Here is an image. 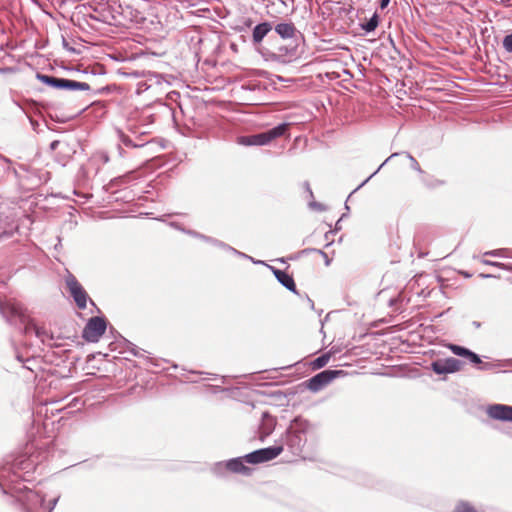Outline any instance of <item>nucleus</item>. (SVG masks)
<instances>
[{
  "instance_id": "nucleus-1",
  "label": "nucleus",
  "mask_w": 512,
  "mask_h": 512,
  "mask_svg": "<svg viewBox=\"0 0 512 512\" xmlns=\"http://www.w3.org/2000/svg\"><path fill=\"white\" fill-rule=\"evenodd\" d=\"M39 457L33 454L18 453L5 457L0 464V488L4 494H10L20 503L24 512H52L58 498L45 506V498L38 492L20 485V482L33 481L39 464Z\"/></svg>"
},
{
  "instance_id": "nucleus-2",
  "label": "nucleus",
  "mask_w": 512,
  "mask_h": 512,
  "mask_svg": "<svg viewBox=\"0 0 512 512\" xmlns=\"http://www.w3.org/2000/svg\"><path fill=\"white\" fill-rule=\"evenodd\" d=\"M0 312L7 322L17 327L22 334L27 335L34 332L43 344L53 339V336L49 335L44 328L37 326L20 306L0 302Z\"/></svg>"
},
{
  "instance_id": "nucleus-3",
  "label": "nucleus",
  "mask_w": 512,
  "mask_h": 512,
  "mask_svg": "<svg viewBox=\"0 0 512 512\" xmlns=\"http://www.w3.org/2000/svg\"><path fill=\"white\" fill-rule=\"evenodd\" d=\"M35 77L38 81L53 89L70 92L83 91L86 92L90 98L110 92V89L107 86L98 89H92L91 86L86 82L55 77L41 72H37Z\"/></svg>"
},
{
  "instance_id": "nucleus-4",
  "label": "nucleus",
  "mask_w": 512,
  "mask_h": 512,
  "mask_svg": "<svg viewBox=\"0 0 512 512\" xmlns=\"http://www.w3.org/2000/svg\"><path fill=\"white\" fill-rule=\"evenodd\" d=\"M310 429V422L301 416H297L291 421L286 429L285 444L292 454L299 455L302 452Z\"/></svg>"
},
{
  "instance_id": "nucleus-5",
  "label": "nucleus",
  "mask_w": 512,
  "mask_h": 512,
  "mask_svg": "<svg viewBox=\"0 0 512 512\" xmlns=\"http://www.w3.org/2000/svg\"><path fill=\"white\" fill-rule=\"evenodd\" d=\"M290 123L282 122L271 129L260 133L247 136H240L238 143L244 146H263L269 144L274 139L286 135L289 131Z\"/></svg>"
},
{
  "instance_id": "nucleus-6",
  "label": "nucleus",
  "mask_w": 512,
  "mask_h": 512,
  "mask_svg": "<svg viewBox=\"0 0 512 512\" xmlns=\"http://www.w3.org/2000/svg\"><path fill=\"white\" fill-rule=\"evenodd\" d=\"M107 319L104 316H92L82 330V338L88 343H96L107 330Z\"/></svg>"
},
{
  "instance_id": "nucleus-7",
  "label": "nucleus",
  "mask_w": 512,
  "mask_h": 512,
  "mask_svg": "<svg viewBox=\"0 0 512 512\" xmlns=\"http://www.w3.org/2000/svg\"><path fill=\"white\" fill-rule=\"evenodd\" d=\"M297 47V41H292L287 45L277 46L275 50L266 49L262 55L266 60L287 64L297 57Z\"/></svg>"
},
{
  "instance_id": "nucleus-8",
  "label": "nucleus",
  "mask_w": 512,
  "mask_h": 512,
  "mask_svg": "<svg viewBox=\"0 0 512 512\" xmlns=\"http://www.w3.org/2000/svg\"><path fill=\"white\" fill-rule=\"evenodd\" d=\"M345 375H347V372L344 370L326 369L312 376L302 385H304L307 389H309L312 392H318L337 377Z\"/></svg>"
},
{
  "instance_id": "nucleus-9",
  "label": "nucleus",
  "mask_w": 512,
  "mask_h": 512,
  "mask_svg": "<svg viewBox=\"0 0 512 512\" xmlns=\"http://www.w3.org/2000/svg\"><path fill=\"white\" fill-rule=\"evenodd\" d=\"M283 445H273L261 449L254 450L244 455L246 463L261 464L271 461L278 457L283 452Z\"/></svg>"
},
{
  "instance_id": "nucleus-10",
  "label": "nucleus",
  "mask_w": 512,
  "mask_h": 512,
  "mask_svg": "<svg viewBox=\"0 0 512 512\" xmlns=\"http://www.w3.org/2000/svg\"><path fill=\"white\" fill-rule=\"evenodd\" d=\"M66 286L68 288V291L73 298L76 306L83 310L87 306V301L89 299V296L86 292V290L83 288V286L80 284V282L76 279L74 275L71 273L68 274V276L65 279Z\"/></svg>"
},
{
  "instance_id": "nucleus-11",
  "label": "nucleus",
  "mask_w": 512,
  "mask_h": 512,
  "mask_svg": "<svg viewBox=\"0 0 512 512\" xmlns=\"http://www.w3.org/2000/svg\"><path fill=\"white\" fill-rule=\"evenodd\" d=\"M464 362L454 357L437 359L431 362L430 369L438 375L452 374L461 370Z\"/></svg>"
},
{
  "instance_id": "nucleus-12",
  "label": "nucleus",
  "mask_w": 512,
  "mask_h": 512,
  "mask_svg": "<svg viewBox=\"0 0 512 512\" xmlns=\"http://www.w3.org/2000/svg\"><path fill=\"white\" fill-rule=\"evenodd\" d=\"M487 415L497 421L512 423V406L507 404H490L486 409Z\"/></svg>"
},
{
  "instance_id": "nucleus-13",
  "label": "nucleus",
  "mask_w": 512,
  "mask_h": 512,
  "mask_svg": "<svg viewBox=\"0 0 512 512\" xmlns=\"http://www.w3.org/2000/svg\"><path fill=\"white\" fill-rule=\"evenodd\" d=\"M276 424L277 419L274 416L269 412H263L257 431L259 440L263 442L268 436H270L274 431Z\"/></svg>"
},
{
  "instance_id": "nucleus-14",
  "label": "nucleus",
  "mask_w": 512,
  "mask_h": 512,
  "mask_svg": "<svg viewBox=\"0 0 512 512\" xmlns=\"http://www.w3.org/2000/svg\"><path fill=\"white\" fill-rule=\"evenodd\" d=\"M187 234L192 236V237H195V238H198V239H201L213 246H216L218 248H221L223 250H226V251H230L232 253H234L235 255H238L240 257H247L245 255V253L243 252H240L238 250H236L235 248L231 247L230 245L224 243L223 241H220L216 238H213V237H210V236H206L204 234H201L195 230H187Z\"/></svg>"
},
{
  "instance_id": "nucleus-15",
  "label": "nucleus",
  "mask_w": 512,
  "mask_h": 512,
  "mask_svg": "<svg viewBox=\"0 0 512 512\" xmlns=\"http://www.w3.org/2000/svg\"><path fill=\"white\" fill-rule=\"evenodd\" d=\"M267 267L271 270L277 281L283 287H285L287 290L294 294H299L292 275L288 274L285 270H280L271 265H267Z\"/></svg>"
},
{
  "instance_id": "nucleus-16",
  "label": "nucleus",
  "mask_w": 512,
  "mask_h": 512,
  "mask_svg": "<svg viewBox=\"0 0 512 512\" xmlns=\"http://www.w3.org/2000/svg\"><path fill=\"white\" fill-rule=\"evenodd\" d=\"M275 32L284 40L297 41L301 37V33L296 29L292 22H280L274 27Z\"/></svg>"
},
{
  "instance_id": "nucleus-17",
  "label": "nucleus",
  "mask_w": 512,
  "mask_h": 512,
  "mask_svg": "<svg viewBox=\"0 0 512 512\" xmlns=\"http://www.w3.org/2000/svg\"><path fill=\"white\" fill-rule=\"evenodd\" d=\"M448 348L454 355L463 357V358L467 359L472 364L481 363L480 356L467 347L457 345V344H449Z\"/></svg>"
},
{
  "instance_id": "nucleus-18",
  "label": "nucleus",
  "mask_w": 512,
  "mask_h": 512,
  "mask_svg": "<svg viewBox=\"0 0 512 512\" xmlns=\"http://www.w3.org/2000/svg\"><path fill=\"white\" fill-rule=\"evenodd\" d=\"M245 463L244 456L231 458L227 460L228 471L248 476L251 474L252 469L246 466Z\"/></svg>"
},
{
  "instance_id": "nucleus-19",
  "label": "nucleus",
  "mask_w": 512,
  "mask_h": 512,
  "mask_svg": "<svg viewBox=\"0 0 512 512\" xmlns=\"http://www.w3.org/2000/svg\"><path fill=\"white\" fill-rule=\"evenodd\" d=\"M273 25L269 21L258 23L252 30L253 44H260L263 39L272 31Z\"/></svg>"
},
{
  "instance_id": "nucleus-20",
  "label": "nucleus",
  "mask_w": 512,
  "mask_h": 512,
  "mask_svg": "<svg viewBox=\"0 0 512 512\" xmlns=\"http://www.w3.org/2000/svg\"><path fill=\"white\" fill-rule=\"evenodd\" d=\"M89 8L94 12L88 15L90 19L98 22L109 23L110 12L106 9V4L93 5L89 3Z\"/></svg>"
},
{
  "instance_id": "nucleus-21",
  "label": "nucleus",
  "mask_w": 512,
  "mask_h": 512,
  "mask_svg": "<svg viewBox=\"0 0 512 512\" xmlns=\"http://www.w3.org/2000/svg\"><path fill=\"white\" fill-rule=\"evenodd\" d=\"M135 178H136L135 177V172L134 171H130V172L124 174V175L117 176V177L111 179L109 181V183L105 186V188H106L107 191H109L110 189H112L114 187H120L122 185L128 184L129 182H131Z\"/></svg>"
},
{
  "instance_id": "nucleus-22",
  "label": "nucleus",
  "mask_w": 512,
  "mask_h": 512,
  "mask_svg": "<svg viewBox=\"0 0 512 512\" xmlns=\"http://www.w3.org/2000/svg\"><path fill=\"white\" fill-rule=\"evenodd\" d=\"M117 135H118V139L121 142V144H123L124 146L129 147V148L143 147L145 144L148 143V142H136L134 140V136L128 135L121 130H117Z\"/></svg>"
},
{
  "instance_id": "nucleus-23",
  "label": "nucleus",
  "mask_w": 512,
  "mask_h": 512,
  "mask_svg": "<svg viewBox=\"0 0 512 512\" xmlns=\"http://www.w3.org/2000/svg\"><path fill=\"white\" fill-rule=\"evenodd\" d=\"M120 337V346L123 347L126 351H129L133 356L135 357H143L144 353L146 352L143 349L138 348L135 344L127 340L122 335H119Z\"/></svg>"
},
{
  "instance_id": "nucleus-24",
  "label": "nucleus",
  "mask_w": 512,
  "mask_h": 512,
  "mask_svg": "<svg viewBox=\"0 0 512 512\" xmlns=\"http://www.w3.org/2000/svg\"><path fill=\"white\" fill-rule=\"evenodd\" d=\"M379 25V15L375 12L369 19L360 24L362 30L366 33L373 32Z\"/></svg>"
},
{
  "instance_id": "nucleus-25",
  "label": "nucleus",
  "mask_w": 512,
  "mask_h": 512,
  "mask_svg": "<svg viewBox=\"0 0 512 512\" xmlns=\"http://www.w3.org/2000/svg\"><path fill=\"white\" fill-rule=\"evenodd\" d=\"M330 357V352L323 353L310 362V367L312 368V370H319L329 362Z\"/></svg>"
},
{
  "instance_id": "nucleus-26",
  "label": "nucleus",
  "mask_w": 512,
  "mask_h": 512,
  "mask_svg": "<svg viewBox=\"0 0 512 512\" xmlns=\"http://www.w3.org/2000/svg\"><path fill=\"white\" fill-rule=\"evenodd\" d=\"M421 181L427 188H430V189H433V188H436V187H439V186H442L445 184V181L436 179L434 176H429V175H425V174L423 175Z\"/></svg>"
},
{
  "instance_id": "nucleus-27",
  "label": "nucleus",
  "mask_w": 512,
  "mask_h": 512,
  "mask_svg": "<svg viewBox=\"0 0 512 512\" xmlns=\"http://www.w3.org/2000/svg\"><path fill=\"white\" fill-rule=\"evenodd\" d=\"M211 471L218 477L225 476L226 472L228 471L227 460L214 463Z\"/></svg>"
},
{
  "instance_id": "nucleus-28",
  "label": "nucleus",
  "mask_w": 512,
  "mask_h": 512,
  "mask_svg": "<svg viewBox=\"0 0 512 512\" xmlns=\"http://www.w3.org/2000/svg\"><path fill=\"white\" fill-rule=\"evenodd\" d=\"M71 149L68 144H64V148L56 155V161L65 166L70 158Z\"/></svg>"
},
{
  "instance_id": "nucleus-29",
  "label": "nucleus",
  "mask_w": 512,
  "mask_h": 512,
  "mask_svg": "<svg viewBox=\"0 0 512 512\" xmlns=\"http://www.w3.org/2000/svg\"><path fill=\"white\" fill-rule=\"evenodd\" d=\"M401 153H392L378 168L375 172H373L368 178H366L356 189L353 190L352 193L356 192L357 190H359L361 187H363L373 176H375L379 171L380 169L389 161L391 160L392 158L394 157H397L399 156Z\"/></svg>"
},
{
  "instance_id": "nucleus-30",
  "label": "nucleus",
  "mask_w": 512,
  "mask_h": 512,
  "mask_svg": "<svg viewBox=\"0 0 512 512\" xmlns=\"http://www.w3.org/2000/svg\"><path fill=\"white\" fill-rule=\"evenodd\" d=\"M453 512H477V510L467 501H459Z\"/></svg>"
},
{
  "instance_id": "nucleus-31",
  "label": "nucleus",
  "mask_w": 512,
  "mask_h": 512,
  "mask_svg": "<svg viewBox=\"0 0 512 512\" xmlns=\"http://www.w3.org/2000/svg\"><path fill=\"white\" fill-rule=\"evenodd\" d=\"M481 262L483 264H485V265L497 267V268H500L502 270H506V271L512 272V263L505 264V263H502V262L491 261V260H487V259H482Z\"/></svg>"
},
{
  "instance_id": "nucleus-32",
  "label": "nucleus",
  "mask_w": 512,
  "mask_h": 512,
  "mask_svg": "<svg viewBox=\"0 0 512 512\" xmlns=\"http://www.w3.org/2000/svg\"><path fill=\"white\" fill-rule=\"evenodd\" d=\"M403 154L409 159L410 166L413 170H415L421 175L425 174L422 168L420 167L418 161L409 152H403Z\"/></svg>"
},
{
  "instance_id": "nucleus-33",
  "label": "nucleus",
  "mask_w": 512,
  "mask_h": 512,
  "mask_svg": "<svg viewBox=\"0 0 512 512\" xmlns=\"http://www.w3.org/2000/svg\"><path fill=\"white\" fill-rule=\"evenodd\" d=\"M475 365L477 366V368L479 370H484V371L493 370V369H495L497 367L503 366L500 363L483 362L482 360H481V363H478V364H475Z\"/></svg>"
},
{
  "instance_id": "nucleus-34",
  "label": "nucleus",
  "mask_w": 512,
  "mask_h": 512,
  "mask_svg": "<svg viewBox=\"0 0 512 512\" xmlns=\"http://www.w3.org/2000/svg\"><path fill=\"white\" fill-rule=\"evenodd\" d=\"M508 250L505 248L494 249L490 251H486L484 256H492V257H507Z\"/></svg>"
},
{
  "instance_id": "nucleus-35",
  "label": "nucleus",
  "mask_w": 512,
  "mask_h": 512,
  "mask_svg": "<svg viewBox=\"0 0 512 512\" xmlns=\"http://www.w3.org/2000/svg\"><path fill=\"white\" fill-rule=\"evenodd\" d=\"M502 46L506 52L512 53V32L504 36Z\"/></svg>"
},
{
  "instance_id": "nucleus-36",
  "label": "nucleus",
  "mask_w": 512,
  "mask_h": 512,
  "mask_svg": "<svg viewBox=\"0 0 512 512\" xmlns=\"http://www.w3.org/2000/svg\"><path fill=\"white\" fill-rule=\"evenodd\" d=\"M309 207L311 209H314V210H317V211H320V212H323V211H326V206L320 202H316V201H311L309 202Z\"/></svg>"
},
{
  "instance_id": "nucleus-37",
  "label": "nucleus",
  "mask_w": 512,
  "mask_h": 512,
  "mask_svg": "<svg viewBox=\"0 0 512 512\" xmlns=\"http://www.w3.org/2000/svg\"><path fill=\"white\" fill-rule=\"evenodd\" d=\"M62 46L64 49L68 50L71 53H74L77 55L80 54V50H77L76 48L70 46L65 37H62Z\"/></svg>"
},
{
  "instance_id": "nucleus-38",
  "label": "nucleus",
  "mask_w": 512,
  "mask_h": 512,
  "mask_svg": "<svg viewBox=\"0 0 512 512\" xmlns=\"http://www.w3.org/2000/svg\"><path fill=\"white\" fill-rule=\"evenodd\" d=\"M64 144H65V143H62V142H61V141H59V140H54V141H52V142L50 143L49 148H50V150H51V151H55L59 146H62V149H63V148H64Z\"/></svg>"
},
{
  "instance_id": "nucleus-39",
  "label": "nucleus",
  "mask_w": 512,
  "mask_h": 512,
  "mask_svg": "<svg viewBox=\"0 0 512 512\" xmlns=\"http://www.w3.org/2000/svg\"><path fill=\"white\" fill-rule=\"evenodd\" d=\"M169 225H170L171 227H173V228H175V229H177V230H180V231H182V232H184V233H186V234H187V230H188V229L184 228V227L182 226V224H181V223H179V222H170V224H169Z\"/></svg>"
},
{
  "instance_id": "nucleus-40",
  "label": "nucleus",
  "mask_w": 512,
  "mask_h": 512,
  "mask_svg": "<svg viewBox=\"0 0 512 512\" xmlns=\"http://www.w3.org/2000/svg\"><path fill=\"white\" fill-rule=\"evenodd\" d=\"M318 251H319V249H316V248H305L299 252H300L301 256H304V255H309L311 253H318Z\"/></svg>"
},
{
  "instance_id": "nucleus-41",
  "label": "nucleus",
  "mask_w": 512,
  "mask_h": 512,
  "mask_svg": "<svg viewBox=\"0 0 512 512\" xmlns=\"http://www.w3.org/2000/svg\"><path fill=\"white\" fill-rule=\"evenodd\" d=\"M334 235V231L333 230H329L325 233L324 237H325V240L328 241V243L326 244V247H328L329 245L332 244L333 240L331 239V236Z\"/></svg>"
},
{
  "instance_id": "nucleus-42",
  "label": "nucleus",
  "mask_w": 512,
  "mask_h": 512,
  "mask_svg": "<svg viewBox=\"0 0 512 512\" xmlns=\"http://www.w3.org/2000/svg\"><path fill=\"white\" fill-rule=\"evenodd\" d=\"M318 254H320L324 258L326 266L330 265L331 260L329 259L328 255L324 251L319 249Z\"/></svg>"
},
{
  "instance_id": "nucleus-43",
  "label": "nucleus",
  "mask_w": 512,
  "mask_h": 512,
  "mask_svg": "<svg viewBox=\"0 0 512 512\" xmlns=\"http://www.w3.org/2000/svg\"><path fill=\"white\" fill-rule=\"evenodd\" d=\"M245 255L247 256V257H245L246 259L251 260V261H252L254 264H256V265H265V266H267V265H268V264H266V263H265L264 261H262V260H255V259H254V258H252L251 256H249V255H247V254H245Z\"/></svg>"
},
{
  "instance_id": "nucleus-44",
  "label": "nucleus",
  "mask_w": 512,
  "mask_h": 512,
  "mask_svg": "<svg viewBox=\"0 0 512 512\" xmlns=\"http://www.w3.org/2000/svg\"><path fill=\"white\" fill-rule=\"evenodd\" d=\"M391 0H379V7L380 9L384 10L388 7Z\"/></svg>"
},
{
  "instance_id": "nucleus-45",
  "label": "nucleus",
  "mask_w": 512,
  "mask_h": 512,
  "mask_svg": "<svg viewBox=\"0 0 512 512\" xmlns=\"http://www.w3.org/2000/svg\"><path fill=\"white\" fill-rule=\"evenodd\" d=\"M110 333L115 337L116 341L120 344V334L112 326L110 327Z\"/></svg>"
},
{
  "instance_id": "nucleus-46",
  "label": "nucleus",
  "mask_w": 512,
  "mask_h": 512,
  "mask_svg": "<svg viewBox=\"0 0 512 512\" xmlns=\"http://www.w3.org/2000/svg\"><path fill=\"white\" fill-rule=\"evenodd\" d=\"M29 122H30V124H31V126H32V128H33V130H34V131H37V128H38V126H39L38 121H36L35 119H33V118L29 117Z\"/></svg>"
},
{
  "instance_id": "nucleus-47",
  "label": "nucleus",
  "mask_w": 512,
  "mask_h": 512,
  "mask_svg": "<svg viewBox=\"0 0 512 512\" xmlns=\"http://www.w3.org/2000/svg\"><path fill=\"white\" fill-rule=\"evenodd\" d=\"M100 159L103 163H108L109 162V156L106 152H102L100 154Z\"/></svg>"
},
{
  "instance_id": "nucleus-48",
  "label": "nucleus",
  "mask_w": 512,
  "mask_h": 512,
  "mask_svg": "<svg viewBox=\"0 0 512 512\" xmlns=\"http://www.w3.org/2000/svg\"><path fill=\"white\" fill-rule=\"evenodd\" d=\"M133 135H134V140L136 142H145L144 140H142L140 137L142 135H144L145 133L144 132H141L139 135H136V132L135 131H132Z\"/></svg>"
},
{
  "instance_id": "nucleus-49",
  "label": "nucleus",
  "mask_w": 512,
  "mask_h": 512,
  "mask_svg": "<svg viewBox=\"0 0 512 512\" xmlns=\"http://www.w3.org/2000/svg\"><path fill=\"white\" fill-rule=\"evenodd\" d=\"M479 277H481L482 279H489V278H495L496 276L493 274L481 273V274H479Z\"/></svg>"
},
{
  "instance_id": "nucleus-50",
  "label": "nucleus",
  "mask_w": 512,
  "mask_h": 512,
  "mask_svg": "<svg viewBox=\"0 0 512 512\" xmlns=\"http://www.w3.org/2000/svg\"><path fill=\"white\" fill-rule=\"evenodd\" d=\"M300 257H301L300 252H297V253H294V254L289 255V256H288V259H289V260H297V259H299Z\"/></svg>"
},
{
  "instance_id": "nucleus-51",
  "label": "nucleus",
  "mask_w": 512,
  "mask_h": 512,
  "mask_svg": "<svg viewBox=\"0 0 512 512\" xmlns=\"http://www.w3.org/2000/svg\"><path fill=\"white\" fill-rule=\"evenodd\" d=\"M340 223H341V220H340V219H338V221H337V222H336V224H335V228H334V230H333V231H334V234H335L337 231H339V230H341V229H342V226H341V224H340Z\"/></svg>"
},
{
  "instance_id": "nucleus-52",
  "label": "nucleus",
  "mask_w": 512,
  "mask_h": 512,
  "mask_svg": "<svg viewBox=\"0 0 512 512\" xmlns=\"http://www.w3.org/2000/svg\"><path fill=\"white\" fill-rule=\"evenodd\" d=\"M305 188H306V192H308V193H309V195H310L311 197H313V192H312V190H311L310 185H309V183H308V182H305Z\"/></svg>"
},
{
  "instance_id": "nucleus-53",
  "label": "nucleus",
  "mask_w": 512,
  "mask_h": 512,
  "mask_svg": "<svg viewBox=\"0 0 512 512\" xmlns=\"http://www.w3.org/2000/svg\"><path fill=\"white\" fill-rule=\"evenodd\" d=\"M0 162H5V163L10 164L11 160L3 155H0Z\"/></svg>"
},
{
  "instance_id": "nucleus-54",
  "label": "nucleus",
  "mask_w": 512,
  "mask_h": 512,
  "mask_svg": "<svg viewBox=\"0 0 512 512\" xmlns=\"http://www.w3.org/2000/svg\"><path fill=\"white\" fill-rule=\"evenodd\" d=\"M65 70L67 71H80L79 68L77 67H74V66H71V67H64Z\"/></svg>"
},
{
  "instance_id": "nucleus-55",
  "label": "nucleus",
  "mask_w": 512,
  "mask_h": 512,
  "mask_svg": "<svg viewBox=\"0 0 512 512\" xmlns=\"http://www.w3.org/2000/svg\"><path fill=\"white\" fill-rule=\"evenodd\" d=\"M288 260H289L288 257H282V258L277 259V261H279L281 263H286Z\"/></svg>"
},
{
  "instance_id": "nucleus-56",
  "label": "nucleus",
  "mask_w": 512,
  "mask_h": 512,
  "mask_svg": "<svg viewBox=\"0 0 512 512\" xmlns=\"http://www.w3.org/2000/svg\"><path fill=\"white\" fill-rule=\"evenodd\" d=\"M472 325H473L475 328H480L481 323H480V322H478V321H473Z\"/></svg>"
},
{
  "instance_id": "nucleus-57",
  "label": "nucleus",
  "mask_w": 512,
  "mask_h": 512,
  "mask_svg": "<svg viewBox=\"0 0 512 512\" xmlns=\"http://www.w3.org/2000/svg\"><path fill=\"white\" fill-rule=\"evenodd\" d=\"M307 301L310 304L311 308H314V302L306 295Z\"/></svg>"
},
{
  "instance_id": "nucleus-58",
  "label": "nucleus",
  "mask_w": 512,
  "mask_h": 512,
  "mask_svg": "<svg viewBox=\"0 0 512 512\" xmlns=\"http://www.w3.org/2000/svg\"><path fill=\"white\" fill-rule=\"evenodd\" d=\"M396 302H397V300H396L395 298H391V299L389 300V305H390V306H393Z\"/></svg>"
},
{
  "instance_id": "nucleus-59",
  "label": "nucleus",
  "mask_w": 512,
  "mask_h": 512,
  "mask_svg": "<svg viewBox=\"0 0 512 512\" xmlns=\"http://www.w3.org/2000/svg\"><path fill=\"white\" fill-rule=\"evenodd\" d=\"M346 217H348V212L343 213L339 219L342 221Z\"/></svg>"
},
{
  "instance_id": "nucleus-60",
  "label": "nucleus",
  "mask_w": 512,
  "mask_h": 512,
  "mask_svg": "<svg viewBox=\"0 0 512 512\" xmlns=\"http://www.w3.org/2000/svg\"><path fill=\"white\" fill-rule=\"evenodd\" d=\"M16 358H17V360H18L19 362H23V361H24V359L22 358V356H21V355H19V354H17V355H16Z\"/></svg>"
},
{
  "instance_id": "nucleus-61",
  "label": "nucleus",
  "mask_w": 512,
  "mask_h": 512,
  "mask_svg": "<svg viewBox=\"0 0 512 512\" xmlns=\"http://www.w3.org/2000/svg\"><path fill=\"white\" fill-rule=\"evenodd\" d=\"M118 150H119V154L121 156H123V149H122V147L120 145L118 146Z\"/></svg>"
},
{
  "instance_id": "nucleus-62",
  "label": "nucleus",
  "mask_w": 512,
  "mask_h": 512,
  "mask_svg": "<svg viewBox=\"0 0 512 512\" xmlns=\"http://www.w3.org/2000/svg\"><path fill=\"white\" fill-rule=\"evenodd\" d=\"M463 275H464L465 277H471V275H470L469 273H467V272H464V273H463Z\"/></svg>"
},
{
  "instance_id": "nucleus-63",
  "label": "nucleus",
  "mask_w": 512,
  "mask_h": 512,
  "mask_svg": "<svg viewBox=\"0 0 512 512\" xmlns=\"http://www.w3.org/2000/svg\"><path fill=\"white\" fill-rule=\"evenodd\" d=\"M349 209H350V208H349V206H348V205H347V203H346V204H345V210H346V212H349Z\"/></svg>"
},
{
  "instance_id": "nucleus-64",
  "label": "nucleus",
  "mask_w": 512,
  "mask_h": 512,
  "mask_svg": "<svg viewBox=\"0 0 512 512\" xmlns=\"http://www.w3.org/2000/svg\"><path fill=\"white\" fill-rule=\"evenodd\" d=\"M192 373H195V374H202L203 372L201 371H191Z\"/></svg>"
}]
</instances>
